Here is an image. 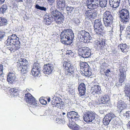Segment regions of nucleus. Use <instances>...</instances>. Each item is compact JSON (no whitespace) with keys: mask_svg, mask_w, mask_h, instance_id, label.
<instances>
[{"mask_svg":"<svg viewBox=\"0 0 130 130\" xmlns=\"http://www.w3.org/2000/svg\"><path fill=\"white\" fill-rule=\"evenodd\" d=\"M117 107L119 111H121L126 108V105L122 100H120L117 104Z\"/></svg>","mask_w":130,"mask_h":130,"instance_id":"21","label":"nucleus"},{"mask_svg":"<svg viewBox=\"0 0 130 130\" xmlns=\"http://www.w3.org/2000/svg\"><path fill=\"white\" fill-rule=\"evenodd\" d=\"M48 17V19L52 21L54 19L56 23L58 24L62 23L64 20V17L62 14L59 11L56 10L52 11Z\"/></svg>","mask_w":130,"mask_h":130,"instance_id":"3","label":"nucleus"},{"mask_svg":"<svg viewBox=\"0 0 130 130\" xmlns=\"http://www.w3.org/2000/svg\"><path fill=\"white\" fill-rule=\"evenodd\" d=\"M18 2H22L23 1V0H16Z\"/></svg>","mask_w":130,"mask_h":130,"instance_id":"59","label":"nucleus"},{"mask_svg":"<svg viewBox=\"0 0 130 130\" xmlns=\"http://www.w3.org/2000/svg\"><path fill=\"white\" fill-rule=\"evenodd\" d=\"M35 8L37 9L40 10H41L44 11H46L47 10V9L45 7L43 6H40L38 4H37L36 5Z\"/></svg>","mask_w":130,"mask_h":130,"instance_id":"37","label":"nucleus"},{"mask_svg":"<svg viewBox=\"0 0 130 130\" xmlns=\"http://www.w3.org/2000/svg\"><path fill=\"white\" fill-rule=\"evenodd\" d=\"M70 127L73 130H86L85 128H82L77 124L74 125H71L70 126Z\"/></svg>","mask_w":130,"mask_h":130,"instance_id":"32","label":"nucleus"},{"mask_svg":"<svg viewBox=\"0 0 130 130\" xmlns=\"http://www.w3.org/2000/svg\"><path fill=\"white\" fill-rule=\"evenodd\" d=\"M97 1L98 0H87L86 2L87 7L91 9L96 8L99 6L97 3Z\"/></svg>","mask_w":130,"mask_h":130,"instance_id":"15","label":"nucleus"},{"mask_svg":"<svg viewBox=\"0 0 130 130\" xmlns=\"http://www.w3.org/2000/svg\"><path fill=\"white\" fill-rule=\"evenodd\" d=\"M40 103L42 104L45 105L47 103V102L44 100L40 98L39 99Z\"/></svg>","mask_w":130,"mask_h":130,"instance_id":"48","label":"nucleus"},{"mask_svg":"<svg viewBox=\"0 0 130 130\" xmlns=\"http://www.w3.org/2000/svg\"><path fill=\"white\" fill-rule=\"evenodd\" d=\"M68 52H67L66 54L67 55H70V56H73L74 55V53L72 52V51L71 50L67 51Z\"/></svg>","mask_w":130,"mask_h":130,"instance_id":"49","label":"nucleus"},{"mask_svg":"<svg viewBox=\"0 0 130 130\" xmlns=\"http://www.w3.org/2000/svg\"><path fill=\"white\" fill-rule=\"evenodd\" d=\"M107 0H98L97 3L99 4V6H100L101 7L103 8L106 6Z\"/></svg>","mask_w":130,"mask_h":130,"instance_id":"26","label":"nucleus"},{"mask_svg":"<svg viewBox=\"0 0 130 130\" xmlns=\"http://www.w3.org/2000/svg\"><path fill=\"white\" fill-rule=\"evenodd\" d=\"M16 78V76L15 73L10 72L8 75L7 80L9 83H11L15 80Z\"/></svg>","mask_w":130,"mask_h":130,"instance_id":"22","label":"nucleus"},{"mask_svg":"<svg viewBox=\"0 0 130 130\" xmlns=\"http://www.w3.org/2000/svg\"><path fill=\"white\" fill-rule=\"evenodd\" d=\"M10 91H11L14 96H17L18 94V90L17 89L15 88H12L10 89Z\"/></svg>","mask_w":130,"mask_h":130,"instance_id":"36","label":"nucleus"},{"mask_svg":"<svg viewBox=\"0 0 130 130\" xmlns=\"http://www.w3.org/2000/svg\"><path fill=\"white\" fill-rule=\"evenodd\" d=\"M125 92L126 95L128 97L130 96V83L129 85L128 84H126L124 87Z\"/></svg>","mask_w":130,"mask_h":130,"instance_id":"29","label":"nucleus"},{"mask_svg":"<svg viewBox=\"0 0 130 130\" xmlns=\"http://www.w3.org/2000/svg\"><path fill=\"white\" fill-rule=\"evenodd\" d=\"M119 82L120 83H123L126 79V74L122 69L120 70V73L119 74Z\"/></svg>","mask_w":130,"mask_h":130,"instance_id":"19","label":"nucleus"},{"mask_svg":"<svg viewBox=\"0 0 130 130\" xmlns=\"http://www.w3.org/2000/svg\"><path fill=\"white\" fill-rule=\"evenodd\" d=\"M60 99L59 97L56 96L52 98V103L53 107L54 106V105H56V103L59 102V101L60 100Z\"/></svg>","mask_w":130,"mask_h":130,"instance_id":"33","label":"nucleus"},{"mask_svg":"<svg viewBox=\"0 0 130 130\" xmlns=\"http://www.w3.org/2000/svg\"><path fill=\"white\" fill-rule=\"evenodd\" d=\"M40 71L32 69L30 74L35 77H39L41 75Z\"/></svg>","mask_w":130,"mask_h":130,"instance_id":"30","label":"nucleus"},{"mask_svg":"<svg viewBox=\"0 0 130 130\" xmlns=\"http://www.w3.org/2000/svg\"><path fill=\"white\" fill-rule=\"evenodd\" d=\"M84 121L87 123L98 124L99 121H96L95 119V115L94 113L90 112H86L84 113L83 117Z\"/></svg>","mask_w":130,"mask_h":130,"instance_id":"9","label":"nucleus"},{"mask_svg":"<svg viewBox=\"0 0 130 130\" xmlns=\"http://www.w3.org/2000/svg\"><path fill=\"white\" fill-rule=\"evenodd\" d=\"M75 115H76V114H75V115H73V116H72V117H71V120L72 119H73L74 118V116Z\"/></svg>","mask_w":130,"mask_h":130,"instance_id":"56","label":"nucleus"},{"mask_svg":"<svg viewBox=\"0 0 130 130\" xmlns=\"http://www.w3.org/2000/svg\"><path fill=\"white\" fill-rule=\"evenodd\" d=\"M72 23L75 25H78L80 23V20L77 18H75L72 20Z\"/></svg>","mask_w":130,"mask_h":130,"instance_id":"38","label":"nucleus"},{"mask_svg":"<svg viewBox=\"0 0 130 130\" xmlns=\"http://www.w3.org/2000/svg\"><path fill=\"white\" fill-rule=\"evenodd\" d=\"M25 100L28 104L30 110L31 109V108H34L37 107V101L30 93L25 94Z\"/></svg>","mask_w":130,"mask_h":130,"instance_id":"7","label":"nucleus"},{"mask_svg":"<svg viewBox=\"0 0 130 130\" xmlns=\"http://www.w3.org/2000/svg\"><path fill=\"white\" fill-rule=\"evenodd\" d=\"M65 70V74L68 77L73 76L75 72V68L73 65L69 62H65L63 64Z\"/></svg>","mask_w":130,"mask_h":130,"instance_id":"5","label":"nucleus"},{"mask_svg":"<svg viewBox=\"0 0 130 130\" xmlns=\"http://www.w3.org/2000/svg\"><path fill=\"white\" fill-rule=\"evenodd\" d=\"M129 98L130 99V97H129Z\"/></svg>","mask_w":130,"mask_h":130,"instance_id":"64","label":"nucleus"},{"mask_svg":"<svg viewBox=\"0 0 130 130\" xmlns=\"http://www.w3.org/2000/svg\"><path fill=\"white\" fill-rule=\"evenodd\" d=\"M54 67L53 65L48 63L44 66L43 72L45 74L49 75L51 73Z\"/></svg>","mask_w":130,"mask_h":130,"instance_id":"16","label":"nucleus"},{"mask_svg":"<svg viewBox=\"0 0 130 130\" xmlns=\"http://www.w3.org/2000/svg\"><path fill=\"white\" fill-rule=\"evenodd\" d=\"M66 10L68 12V15H69V13H71L74 9V8L71 6H67L66 8Z\"/></svg>","mask_w":130,"mask_h":130,"instance_id":"41","label":"nucleus"},{"mask_svg":"<svg viewBox=\"0 0 130 130\" xmlns=\"http://www.w3.org/2000/svg\"><path fill=\"white\" fill-rule=\"evenodd\" d=\"M77 114V112L74 111H71L68 113L67 117L69 119H71V117H72L73 115Z\"/></svg>","mask_w":130,"mask_h":130,"instance_id":"39","label":"nucleus"},{"mask_svg":"<svg viewBox=\"0 0 130 130\" xmlns=\"http://www.w3.org/2000/svg\"><path fill=\"white\" fill-rule=\"evenodd\" d=\"M128 3H129V5L130 6V0H128Z\"/></svg>","mask_w":130,"mask_h":130,"instance_id":"60","label":"nucleus"},{"mask_svg":"<svg viewBox=\"0 0 130 130\" xmlns=\"http://www.w3.org/2000/svg\"><path fill=\"white\" fill-rule=\"evenodd\" d=\"M51 99L50 98H49L47 99V101L48 102H49L50 101Z\"/></svg>","mask_w":130,"mask_h":130,"instance_id":"58","label":"nucleus"},{"mask_svg":"<svg viewBox=\"0 0 130 130\" xmlns=\"http://www.w3.org/2000/svg\"><path fill=\"white\" fill-rule=\"evenodd\" d=\"M91 10H86L85 11V16L90 19V18L91 14Z\"/></svg>","mask_w":130,"mask_h":130,"instance_id":"43","label":"nucleus"},{"mask_svg":"<svg viewBox=\"0 0 130 130\" xmlns=\"http://www.w3.org/2000/svg\"><path fill=\"white\" fill-rule=\"evenodd\" d=\"M119 13L121 22L124 24L129 23V15L128 11L126 9H123L120 11Z\"/></svg>","mask_w":130,"mask_h":130,"instance_id":"8","label":"nucleus"},{"mask_svg":"<svg viewBox=\"0 0 130 130\" xmlns=\"http://www.w3.org/2000/svg\"><path fill=\"white\" fill-rule=\"evenodd\" d=\"M41 67L40 64L37 62H35L33 64V67L32 69L35 70H37L40 71L41 70Z\"/></svg>","mask_w":130,"mask_h":130,"instance_id":"28","label":"nucleus"},{"mask_svg":"<svg viewBox=\"0 0 130 130\" xmlns=\"http://www.w3.org/2000/svg\"><path fill=\"white\" fill-rule=\"evenodd\" d=\"M5 0H0V5L4 3Z\"/></svg>","mask_w":130,"mask_h":130,"instance_id":"54","label":"nucleus"},{"mask_svg":"<svg viewBox=\"0 0 130 130\" xmlns=\"http://www.w3.org/2000/svg\"><path fill=\"white\" fill-rule=\"evenodd\" d=\"M100 90L101 88L100 86L98 85H94L91 88V92L92 94L94 95Z\"/></svg>","mask_w":130,"mask_h":130,"instance_id":"23","label":"nucleus"},{"mask_svg":"<svg viewBox=\"0 0 130 130\" xmlns=\"http://www.w3.org/2000/svg\"><path fill=\"white\" fill-rule=\"evenodd\" d=\"M113 19V18L110 11H106L104 13L103 21L105 26H109L112 23Z\"/></svg>","mask_w":130,"mask_h":130,"instance_id":"10","label":"nucleus"},{"mask_svg":"<svg viewBox=\"0 0 130 130\" xmlns=\"http://www.w3.org/2000/svg\"><path fill=\"white\" fill-rule=\"evenodd\" d=\"M126 29L128 32V37L130 38V26H128Z\"/></svg>","mask_w":130,"mask_h":130,"instance_id":"50","label":"nucleus"},{"mask_svg":"<svg viewBox=\"0 0 130 130\" xmlns=\"http://www.w3.org/2000/svg\"><path fill=\"white\" fill-rule=\"evenodd\" d=\"M101 64V69H104L105 68H107V64L106 63L104 62L102 63H100Z\"/></svg>","mask_w":130,"mask_h":130,"instance_id":"44","label":"nucleus"},{"mask_svg":"<svg viewBox=\"0 0 130 130\" xmlns=\"http://www.w3.org/2000/svg\"><path fill=\"white\" fill-rule=\"evenodd\" d=\"M116 1L118 2H120V0H110L109 1Z\"/></svg>","mask_w":130,"mask_h":130,"instance_id":"57","label":"nucleus"},{"mask_svg":"<svg viewBox=\"0 0 130 130\" xmlns=\"http://www.w3.org/2000/svg\"><path fill=\"white\" fill-rule=\"evenodd\" d=\"M48 2L51 3H53L55 2V0H47Z\"/></svg>","mask_w":130,"mask_h":130,"instance_id":"53","label":"nucleus"},{"mask_svg":"<svg viewBox=\"0 0 130 130\" xmlns=\"http://www.w3.org/2000/svg\"><path fill=\"white\" fill-rule=\"evenodd\" d=\"M86 86L84 83H81L79 86L78 89L80 95L81 96L85 95L86 91Z\"/></svg>","mask_w":130,"mask_h":130,"instance_id":"18","label":"nucleus"},{"mask_svg":"<svg viewBox=\"0 0 130 130\" xmlns=\"http://www.w3.org/2000/svg\"><path fill=\"white\" fill-rule=\"evenodd\" d=\"M100 100L101 103L104 104H109L110 102V99L108 96L106 95L101 96Z\"/></svg>","mask_w":130,"mask_h":130,"instance_id":"20","label":"nucleus"},{"mask_svg":"<svg viewBox=\"0 0 130 130\" xmlns=\"http://www.w3.org/2000/svg\"><path fill=\"white\" fill-rule=\"evenodd\" d=\"M66 114L65 113H64V112H63V113H62V115H65V114Z\"/></svg>","mask_w":130,"mask_h":130,"instance_id":"62","label":"nucleus"},{"mask_svg":"<svg viewBox=\"0 0 130 130\" xmlns=\"http://www.w3.org/2000/svg\"><path fill=\"white\" fill-rule=\"evenodd\" d=\"M19 63L17 65L18 69L22 74H26L28 70V62L25 59L21 58L19 60Z\"/></svg>","mask_w":130,"mask_h":130,"instance_id":"4","label":"nucleus"},{"mask_svg":"<svg viewBox=\"0 0 130 130\" xmlns=\"http://www.w3.org/2000/svg\"><path fill=\"white\" fill-rule=\"evenodd\" d=\"M7 23V20L5 18L0 17V26L6 25Z\"/></svg>","mask_w":130,"mask_h":130,"instance_id":"34","label":"nucleus"},{"mask_svg":"<svg viewBox=\"0 0 130 130\" xmlns=\"http://www.w3.org/2000/svg\"><path fill=\"white\" fill-rule=\"evenodd\" d=\"M3 66L2 64H0V76H2L3 74Z\"/></svg>","mask_w":130,"mask_h":130,"instance_id":"46","label":"nucleus"},{"mask_svg":"<svg viewBox=\"0 0 130 130\" xmlns=\"http://www.w3.org/2000/svg\"><path fill=\"white\" fill-rule=\"evenodd\" d=\"M128 128H130V121H129L128 123Z\"/></svg>","mask_w":130,"mask_h":130,"instance_id":"55","label":"nucleus"},{"mask_svg":"<svg viewBox=\"0 0 130 130\" xmlns=\"http://www.w3.org/2000/svg\"><path fill=\"white\" fill-rule=\"evenodd\" d=\"M7 9V6L6 5H2L0 8V13L4 14L6 12Z\"/></svg>","mask_w":130,"mask_h":130,"instance_id":"35","label":"nucleus"},{"mask_svg":"<svg viewBox=\"0 0 130 130\" xmlns=\"http://www.w3.org/2000/svg\"><path fill=\"white\" fill-rule=\"evenodd\" d=\"M4 35V34L2 32H0V39L3 38Z\"/></svg>","mask_w":130,"mask_h":130,"instance_id":"51","label":"nucleus"},{"mask_svg":"<svg viewBox=\"0 0 130 130\" xmlns=\"http://www.w3.org/2000/svg\"><path fill=\"white\" fill-rule=\"evenodd\" d=\"M105 40L102 39L100 40L97 42L96 44L98 47L99 48L103 49L104 47L105 46Z\"/></svg>","mask_w":130,"mask_h":130,"instance_id":"25","label":"nucleus"},{"mask_svg":"<svg viewBox=\"0 0 130 130\" xmlns=\"http://www.w3.org/2000/svg\"><path fill=\"white\" fill-rule=\"evenodd\" d=\"M127 45L125 44H120L119 45L118 47L120 48L122 52L124 53H126L128 52V48Z\"/></svg>","mask_w":130,"mask_h":130,"instance_id":"24","label":"nucleus"},{"mask_svg":"<svg viewBox=\"0 0 130 130\" xmlns=\"http://www.w3.org/2000/svg\"><path fill=\"white\" fill-rule=\"evenodd\" d=\"M59 102L56 103V105H54L55 107H57L58 108L62 109L64 106V103L61 101V99H60Z\"/></svg>","mask_w":130,"mask_h":130,"instance_id":"31","label":"nucleus"},{"mask_svg":"<svg viewBox=\"0 0 130 130\" xmlns=\"http://www.w3.org/2000/svg\"><path fill=\"white\" fill-rule=\"evenodd\" d=\"M74 37V34L72 30H64L61 32L60 35L61 42L67 45H70L72 42V40Z\"/></svg>","mask_w":130,"mask_h":130,"instance_id":"2","label":"nucleus"},{"mask_svg":"<svg viewBox=\"0 0 130 130\" xmlns=\"http://www.w3.org/2000/svg\"><path fill=\"white\" fill-rule=\"evenodd\" d=\"M120 2L112 1H109V4L112 7L116 8L118 7Z\"/></svg>","mask_w":130,"mask_h":130,"instance_id":"27","label":"nucleus"},{"mask_svg":"<svg viewBox=\"0 0 130 130\" xmlns=\"http://www.w3.org/2000/svg\"><path fill=\"white\" fill-rule=\"evenodd\" d=\"M73 117V119L72 121H78L79 120L80 116L79 115H78V113L77 112V114H76Z\"/></svg>","mask_w":130,"mask_h":130,"instance_id":"40","label":"nucleus"},{"mask_svg":"<svg viewBox=\"0 0 130 130\" xmlns=\"http://www.w3.org/2000/svg\"><path fill=\"white\" fill-rule=\"evenodd\" d=\"M19 39L14 34L8 36L6 40L7 48L11 52H14L19 49L21 46Z\"/></svg>","mask_w":130,"mask_h":130,"instance_id":"1","label":"nucleus"},{"mask_svg":"<svg viewBox=\"0 0 130 130\" xmlns=\"http://www.w3.org/2000/svg\"><path fill=\"white\" fill-rule=\"evenodd\" d=\"M103 25L100 19L96 20L94 24V30L98 34L101 35L103 32Z\"/></svg>","mask_w":130,"mask_h":130,"instance_id":"11","label":"nucleus"},{"mask_svg":"<svg viewBox=\"0 0 130 130\" xmlns=\"http://www.w3.org/2000/svg\"><path fill=\"white\" fill-rule=\"evenodd\" d=\"M123 115L127 118H130V109L127 111L125 113H124Z\"/></svg>","mask_w":130,"mask_h":130,"instance_id":"42","label":"nucleus"},{"mask_svg":"<svg viewBox=\"0 0 130 130\" xmlns=\"http://www.w3.org/2000/svg\"><path fill=\"white\" fill-rule=\"evenodd\" d=\"M21 73L22 75H21V76H20V80L22 81H24L25 79V75H24V74H22L21 72Z\"/></svg>","mask_w":130,"mask_h":130,"instance_id":"47","label":"nucleus"},{"mask_svg":"<svg viewBox=\"0 0 130 130\" xmlns=\"http://www.w3.org/2000/svg\"><path fill=\"white\" fill-rule=\"evenodd\" d=\"M80 68L83 69L84 71L83 74L85 76L89 77L91 75V73L89 70L90 67L87 63L81 62L80 63Z\"/></svg>","mask_w":130,"mask_h":130,"instance_id":"13","label":"nucleus"},{"mask_svg":"<svg viewBox=\"0 0 130 130\" xmlns=\"http://www.w3.org/2000/svg\"><path fill=\"white\" fill-rule=\"evenodd\" d=\"M65 0H57V7L60 10H64L66 6Z\"/></svg>","mask_w":130,"mask_h":130,"instance_id":"17","label":"nucleus"},{"mask_svg":"<svg viewBox=\"0 0 130 130\" xmlns=\"http://www.w3.org/2000/svg\"><path fill=\"white\" fill-rule=\"evenodd\" d=\"M110 72V70L109 69H107L106 70V71H105L104 72L105 74V75L107 76L109 73V72Z\"/></svg>","mask_w":130,"mask_h":130,"instance_id":"52","label":"nucleus"},{"mask_svg":"<svg viewBox=\"0 0 130 130\" xmlns=\"http://www.w3.org/2000/svg\"><path fill=\"white\" fill-rule=\"evenodd\" d=\"M48 15L47 16V17H46V18H47V19H46V21H49V20H48Z\"/></svg>","mask_w":130,"mask_h":130,"instance_id":"61","label":"nucleus"},{"mask_svg":"<svg viewBox=\"0 0 130 130\" xmlns=\"http://www.w3.org/2000/svg\"><path fill=\"white\" fill-rule=\"evenodd\" d=\"M78 54L82 57L87 58L91 55V51L88 47H83L80 49Z\"/></svg>","mask_w":130,"mask_h":130,"instance_id":"12","label":"nucleus"},{"mask_svg":"<svg viewBox=\"0 0 130 130\" xmlns=\"http://www.w3.org/2000/svg\"><path fill=\"white\" fill-rule=\"evenodd\" d=\"M113 123H114V124H115L116 123H115V121H114Z\"/></svg>","mask_w":130,"mask_h":130,"instance_id":"63","label":"nucleus"},{"mask_svg":"<svg viewBox=\"0 0 130 130\" xmlns=\"http://www.w3.org/2000/svg\"><path fill=\"white\" fill-rule=\"evenodd\" d=\"M77 38L79 41L86 43L90 42L91 39L89 33L84 30L79 31Z\"/></svg>","mask_w":130,"mask_h":130,"instance_id":"6","label":"nucleus"},{"mask_svg":"<svg viewBox=\"0 0 130 130\" xmlns=\"http://www.w3.org/2000/svg\"><path fill=\"white\" fill-rule=\"evenodd\" d=\"M117 118L116 116L112 112H110L107 115V117L104 118L103 123L104 125H107L111 120L113 119L114 121V120H116Z\"/></svg>","mask_w":130,"mask_h":130,"instance_id":"14","label":"nucleus"},{"mask_svg":"<svg viewBox=\"0 0 130 130\" xmlns=\"http://www.w3.org/2000/svg\"><path fill=\"white\" fill-rule=\"evenodd\" d=\"M91 14L90 19L91 18H95L96 16V12H95L93 11H91Z\"/></svg>","mask_w":130,"mask_h":130,"instance_id":"45","label":"nucleus"}]
</instances>
